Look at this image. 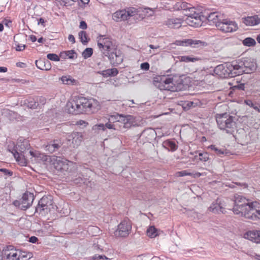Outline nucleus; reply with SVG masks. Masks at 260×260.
I'll use <instances>...</instances> for the list:
<instances>
[{"label": "nucleus", "mask_w": 260, "mask_h": 260, "mask_svg": "<svg viewBox=\"0 0 260 260\" xmlns=\"http://www.w3.org/2000/svg\"><path fill=\"white\" fill-rule=\"evenodd\" d=\"M68 40L70 42H71L72 44L75 43V39L73 35H69L68 37Z\"/></svg>", "instance_id": "nucleus-61"}, {"label": "nucleus", "mask_w": 260, "mask_h": 260, "mask_svg": "<svg viewBox=\"0 0 260 260\" xmlns=\"http://www.w3.org/2000/svg\"><path fill=\"white\" fill-rule=\"evenodd\" d=\"M69 162H71V161L59 156H53L51 158V163L54 168L61 172L68 170Z\"/></svg>", "instance_id": "nucleus-11"}, {"label": "nucleus", "mask_w": 260, "mask_h": 260, "mask_svg": "<svg viewBox=\"0 0 260 260\" xmlns=\"http://www.w3.org/2000/svg\"><path fill=\"white\" fill-rule=\"evenodd\" d=\"M61 80L63 84H70L72 83V80L70 76H62Z\"/></svg>", "instance_id": "nucleus-48"}, {"label": "nucleus", "mask_w": 260, "mask_h": 260, "mask_svg": "<svg viewBox=\"0 0 260 260\" xmlns=\"http://www.w3.org/2000/svg\"><path fill=\"white\" fill-rule=\"evenodd\" d=\"M29 148L30 144L28 141L24 140L22 142H18L11 151L16 161L22 166L27 165V160L25 154Z\"/></svg>", "instance_id": "nucleus-7"}, {"label": "nucleus", "mask_w": 260, "mask_h": 260, "mask_svg": "<svg viewBox=\"0 0 260 260\" xmlns=\"http://www.w3.org/2000/svg\"><path fill=\"white\" fill-rule=\"evenodd\" d=\"M130 17H133L134 19L139 20L143 19L144 16L140 9L134 7L118 10L112 14V19L116 22L124 21Z\"/></svg>", "instance_id": "nucleus-6"}, {"label": "nucleus", "mask_w": 260, "mask_h": 260, "mask_svg": "<svg viewBox=\"0 0 260 260\" xmlns=\"http://www.w3.org/2000/svg\"><path fill=\"white\" fill-rule=\"evenodd\" d=\"M147 235L151 238H154L158 235V231L154 226H151L147 230Z\"/></svg>", "instance_id": "nucleus-34"}, {"label": "nucleus", "mask_w": 260, "mask_h": 260, "mask_svg": "<svg viewBox=\"0 0 260 260\" xmlns=\"http://www.w3.org/2000/svg\"><path fill=\"white\" fill-rule=\"evenodd\" d=\"M243 23L247 26H254L260 23V18L257 15L248 16L243 18Z\"/></svg>", "instance_id": "nucleus-20"}, {"label": "nucleus", "mask_w": 260, "mask_h": 260, "mask_svg": "<svg viewBox=\"0 0 260 260\" xmlns=\"http://www.w3.org/2000/svg\"><path fill=\"white\" fill-rule=\"evenodd\" d=\"M211 150L215 151L217 155L219 156L224 154V150L223 149H219L215 145H211L209 147Z\"/></svg>", "instance_id": "nucleus-38"}, {"label": "nucleus", "mask_w": 260, "mask_h": 260, "mask_svg": "<svg viewBox=\"0 0 260 260\" xmlns=\"http://www.w3.org/2000/svg\"><path fill=\"white\" fill-rule=\"evenodd\" d=\"M149 64L148 62H143L141 64V68L145 71H147L149 69Z\"/></svg>", "instance_id": "nucleus-52"}, {"label": "nucleus", "mask_w": 260, "mask_h": 260, "mask_svg": "<svg viewBox=\"0 0 260 260\" xmlns=\"http://www.w3.org/2000/svg\"><path fill=\"white\" fill-rule=\"evenodd\" d=\"M3 23H4L5 26H6L8 27H10V24H11L12 23V21L10 20H8V19H5L3 20Z\"/></svg>", "instance_id": "nucleus-62"}, {"label": "nucleus", "mask_w": 260, "mask_h": 260, "mask_svg": "<svg viewBox=\"0 0 260 260\" xmlns=\"http://www.w3.org/2000/svg\"><path fill=\"white\" fill-rule=\"evenodd\" d=\"M182 20L180 18H172L166 21V25L171 28H178L181 26Z\"/></svg>", "instance_id": "nucleus-21"}, {"label": "nucleus", "mask_w": 260, "mask_h": 260, "mask_svg": "<svg viewBox=\"0 0 260 260\" xmlns=\"http://www.w3.org/2000/svg\"><path fill=\"white\" fill-rule=\"evenodd\" d=\"M121 123L123 124V127L128 128L132 126H138L139 124L135 117L130 115H122Z\"/></svg>", "instance_id": "nucleus-16"}, {"label": "nucleus", "mask_w": 260, "mask_h": 260, "mask_svg": "<svg viewBox=\"0 0 260 260\" xmlns=\"http://www.w3.org/2000/svg\"><path fill=\"white\" fill-rule=\"evenodd\" d=\"M59 57H60L62 58H63V59H66V58H68L67 51H64L61 52L59 54Z\"/></svg>", "instance_id": "nucleus-59"}, {"label": "nucleus", "mask_w": 260, "mask_h": 260, "mask_svg": "<svg viewBox=\"0 0 260 260\" xmlns=\"http://www.w3.org/2000/svg\"><path fill=\"white\" fill-rule=\"evenodd\" d=\"M216 24V27L223 32H232L238 29V24L235 21L228 18H222Z\"/></svg>", "instance_id": "nucleus-9"}, {"label": "nucleus", "mask_w": 260, "mask_h": 260, "mask_svg": "<svg viewBox=\"0 0 260 260\" xmlns=\"http://www.w3.org/2000/svg\"><path fill=\"white\" fill-rule=\"evenodd\" d=\"M174 76L164 75L154 78L153 84L160 90H168L172 92L178 91L184 88L182 80L178 79L175 81Z\"/></svg>", "instance_id": "nucleus-4"}, {"label": "nucleus", "mask_w": 260, "mask_h": 260, "mask_svg": "<svg viewBox=\"0 0 260 260\" xmlns=\"http://www.w3.org/2000/svg\"><path fill=\"white\" fill-rule=\"evenodd\" d=\"M178 58L180 61L185 62H195L199 59L198 57L193 56H179Z\"/></svg>", "instance_id": "nucleus-32"}, {"label": "nucleus", "mask_w": 260, "mask_h": 260, "mask_svg": "<svg viewBox=\"0 0 260 260\" xmlns=\"http://www.w3.org/2000/svg\"><path fill=\"white\" fill-rule=\"evenodd\" d=\"M74 182L76 184L84 183H85V179L79 177L78 178H76V179H75L74 180Z\"/></svg>", "instance_id": "nucleus-56"}, {"label": "nucleus", "mask_w": 260, "mask_h": 260, "mask_svg": "<svg viewBox=\"0 0 260 260\" xmlns=\"http://www.w3.org/2000/svg\"><path fill=\"white\" fill-rule=\"evenodd\" d=\"M199 159L201 161H207L209 160V154L207 152L200 153L199 154Z\"/></svg>", "instance_id": "nucleus-44"}, {"label": "nucleus", "mask_w": 260, "mask_h": 260, "mask_svg": "<svg viewBox=\"0 0 260 260\" xmlns=\"http://www.w3.org/2000/svg\"><path fill=\"white\" fill-rule=\"evenodd\" d=\"M193 13L200 14L199 11H197L194 7H192L190 6L188 7V9H187V12L185 13V15L187 16V18H191V15L189 14Z\"/></svg>", "instance_id": "nucleus-40"}, {"label": "nucleus", "mask_w": 260, "mask_h": 260, "mask_svg": "<svg viewBox=\"0 0 260 260\" xmlns=\"http://www.w3.org/2000/svg\"><path fill=\"white\" fill-rule=\"evenodd\" d=\"M79 39L83 45H86L90 40L86 32L82 30L78 33Z\"/></svg>", "instance_id": "nucleus-28"}, {"label": "nucleus", "mask_w": 260, "mask_h": 260, "mask_svg": "<svg viewBox=\"0 0 260 260\" xmlns=\"http://www.w3.org/2000/svg\"><path fill=\"white\" fill-rule=\"evenodd\" d=\"M93 260H108L109 258L104 255H100L99 254H94L93 256L90 257Z\"/></svg>", "instance_id": "nucleus-43"}, {"label": "nucleus", "mask_w": 260, "mask_h": 260, "mask_svg": "<svg viewBox=\"0 0 260 260\" xmlns=\"http://www.w3.org/2000/svg\"><path fill=\"white\" fill-rule=\"evenodd\" d=\"M72 143L76 146L80 145L83 140L82 134L79 132H74L72 134Z\"/></svg>", "instance_id": "nucleus-26"}, {"label": "nucleus", "mask_w": 260, "mask_h": 260, "mask_svg": "<svg viewBox=\"0 0 260 260\" xmlns=\"http://www.w3.org/2000/svg\"><path fill=\"white\" fill-rule=\"evenodd\" d=\"M191 5L185 2L180 1L176 4V8L178 10H183L187 12V9Z\"/></svg>", "instance_id": "nucleus-33"}, {"label": "nucleus", "mask_w": 260, "mask_h": 260, "mask_svg": "<svg viewBox=\"0 0 260 260\" xmlns=\"http://www.w3.org/2000/svg\"><path fill=\"white\" fill-rule=\"evenodd\" d=\"M62 145V143L60 140H52L45 146V150L50 153H52L58 151Z\"/></svg>", "instance_id": "nucleus-17"}, {"label": "nucleus", "mask_w": 260, "mask_h": 260, "mask_svg": "<svg viewBox=\"0 0 260 260\" xmlns=\"http://www.w3.org/2000/svg\"><path fill=\"white\" fill-rule=\"evenodd\" d=\"M207 19L209 21H212L213 23H215V25L217 24V22H219L220 19H222V17L220 15H219L217 12H213L208 14L207 16Z\"/></svg>", "instance_id": "nucleus-25"}, {"label": "nucleus", "mask_w": 260, "mask_h": 260, "mask_svg": "<svg viewBox=\"0 0 260 260\" xmlns=\"http://www.w3.org/2000/svg\"><path fill=\"white\" fill-rule=\"evenodd\" d=\"M99 74L102 75L104 77H110V70L107 69L106 70L98 72Z\"/></svg>", "instance_id": "nucleus-49"}, {"label": "nucleus", "mask_w": 260, "mask_h": 260, "mask_svg": "<svg viewBox=\"0 0 260 260\" xmlns=\"http://www.w3.org/2000/svg\"><path fill=\"white\" fill-rule=\"evenodd\" d=\"M38 238L35 236H31L29 239V242L32 243H35L38 241Z\"/></svg>", "instance_id": "nucleus-58"}, {"label": "nucleus", "mask_w": 260, "mask_h": 260, "mask_svg": "<svg viewBox=\"0 0 260 260\" xmlns=\"http://www.w3.org/2000/svg\"><path fill=\"white\" fill-rule=\"evenodd\" d=\"M230 70H231V77H234L244 73V63L242 61L235 60L229 63Z\"/></svg>", "instance_id": "nucleus-14"}, {"label": "nucleus", "mask_w": 260, "mask_h": 260, "mask_svg": "<svg viewBox=\"0 0 260 260\" xmlns=\"http://www.w3.org/2000/svg\"><path fill=\"white\" fill-rule=\"evenodd\" d=\"M233 211L235 214L246 218L260 219V204L257 202L249 203L245 198L238 195L235 197Z\"/></svg>", "instance_id": "nucleus-1"}, {"label": "nucleus", "mask_w": 260, "mask_h": 260, "mask_svg": "<svg viewBox=\"0 0 260 260\" xmlns=\"http://www.w3.org/2000/svg\"><path fill=\"white\" fill-rule=\"evenodd\" d=\"M235 118L230 114L224 113L217 114L216 115V120L218 127L223 132L230 135H233L236 130V122Z\"/></svg>", "instance_id": "nucleus-5"}, {"label": "nucleus", "mask_w": 260, "mask_h": 260, "mask_svg": "<svg viewBox=\"0 0 260 260\" xmlns=\"http://www.w3.org/2000/svg\"><path fill=\"white\" fill-rule=\"evenodd\" d=\"M92 248L94 250H100L102 251L103 250V247L98 243H94Z\"/></svg>", "instance_id": "nucleus-54"}, {"label": "nucleus", "mask_w": 260, "mask_h": 260, "mask_svg": "<svg viewBox=\"0 0 260 260\" xmlns=\"http://www.w3.org/2000/svg\"><path fill=\"white\" fill-rule=\"evenodd\" d=\"M68 112L72 114H79L84 112L94 113L100 108L97 101L88 99L84 96H76L67 104Z\"/></svg>", "instance_id": "nucleus-2"}, {"label": "nucleus", "mask_w": 260, "mask_h": 260, "mask_svg": "<svg viewBox=\"0 0 260 260\" xmlns=\"http://www.w3.org/2000/svg\"><path fill=\"white\" fill-rule=\"evenodd\" d=\"M104 126H105V129L106 128H108L109 129H114V130H117L118 128H117V124H113L112 122H110V121L109 120L108 122H107L105 124H104Z\"/></svg>", "instance_id": "nucleus-45"}, {"label": "nucleus", "mask_w": 260, "mask_h": 260, "mask_svg": "<svg viewBox=\"0 0 260 260\" xmlns=\"http://www.w3.org/2000/svg\"><path fill=\"white\" fill-rule=\"evenodd\" d=\"M36 101H37V103L40 105H43L46 103V99L45 97L40 96H35Z\"/></svg>", "instance_id": "nucleus-47"}, {"label": "nucleus", "mask_w": 260, "mask_h": 260, "mask_svg": "<svg viewBox=\"0 0 260 260\" xmlns=\"http://www.w3.org/2000/svg\"><path fill=\"white\" fill-rule=\"evenodd\" d=\"M36 67L41 70H45L46 69L45 68V59H39L36 60L35 62Z\"/></svg>", "instance_id": "nucleus-37"}, {"label": "nucleus", "mask_w": 260, "mask_h": 260, "mask_svg": "<svg viewBox=\"0 0 260 260\" xmlns=\"http://www.w3.org/2000/svg\"><path fill=\"white\" fill-rule=\"evenodd\" d=\"M93 54V49L91 48H86L82 53V56L84 59H87L91 56Z\"/></svg>", "instance_id": "nucleus-36"}, {"label": "nucleus", "mask_w": 260, "mask_h": 260, "mask_svg": "<svg viewBox=\"0 0 260 260\" xmlns=\"http://www.w3.org/2000/svg\"><path fill=\"white\" fill-rule=\"evenodd\" d=\"M13 47L16 49V51H21L25 48L26 46L25 45L20 44L17 41L14 40Z\"/></svg>", "instance_id": "nucleus-39"}, {"label": "nucleus", "mask_w": 260, "mask_h": 260, "mask_svg": "<svg viewBox=\"0 0 260 260\" xmlns=\"http://www.w3.org/2000/svg\"><path fill=\"white\" fill-rule=\"evenodd\" d=\"M234 87L240 90H244L245 88V85L244 84L241 83L235 86Z\"/></svg>", "instance_id": "nucleus-60"}, {"label": "nucleus", "mask_w": 260, "mask_h": 260, "mask_svg": "<svg viewBox=\"0 0 260 260\" xmlns=\"http://www.w3.org/2000/svg\"><path fill=\"white\" fill-rule=\"evenodd\" d=\"M191 15V18H187L186 21L187 23L191 26L195 27H198L201 25L202 20L201 19L200 14H190Z\"/></svg>", "instance_id": "nucleus-18"}, {"label": "nucleus", "mask_w": 260, "mask_h": 260, "mask_svg": "<svg viewBox=\"0 0 260 260\" xmlns=\"http://www.w3.org/2000/svg\"><path fill=\"white\" fill-rule=\"evenodd\" d=\"M214 72L221 78H232L231 77V70H230L229 63L217 66L214 70Z\"/></svg>", "instance_id": "nucleus-15"}, {"label": "nucleus", "mask_w": 260, "mask_h": 260, "mask_svg": "<svg viewBox=\"0 0 260 260\" xmlns=\"http://www.w3.org/2000/svg\"><path fill=\"white\" fill-rule=\"evenodd\" d=\"M92 129L94 131H105V126L103 123L97 124L93 126Z\"/></svg>", "instance_id": "nucleus-46"}, {"label": "nucleus", "mask_w": 260, "mask_h": 260, "mask_svg": "<svg viewBox=\"0 0 260 260\" xmlns=\"http://www.w3.org/2000/svg\"><path fill=\"white\" fill-rule=\"evenodd\" d=\"M162 145L164 148L172 151H174L178 148V146L175 142L171 140L165 141Z\"/></svg>", "instance_id": "nucleus-23"}, {"label": "nucleus", "mask_w": 260, "mask_h": 260, "mask_svg": "<svg viewBox=\"0 0 260 260\" xmlns=\"http://www.w3.org/2000/svg\"><path fill=\"white\" fill-rule=\"evenodd\" d=\"M122 115L123 114L116 113L115 114L110 115L108 118V120L110 121V122H112L113 124H117V122L121 123Z\"/></svg>", "instance_id": "nucleus-30"}, {"label": "nucleus", "mask_w": 260, "mask_h": 260, "mask_svg": "<svg viewBox=\"0 0 260 260\" xmlns=\"http://www.w3.org/2000/svg\"><path fill=\"white\" fill-rule=\"evenodd\" d=\"M45 68L46 69L45 70L48 71V70H50L51 68V66L50 61L48 60L45 59Z\"/></svg>", "instance_id": "nucleus-57"}, {"label": "nucleus", "mask_w": 260, "mask_h": 260, "mask_svg": "<svg viewBox=\"0 0 260 260\" xmlns=\"http://www.w3.org/2000/svg\"><path fill=\"white\" fill-rule=\"evenodd\" d=\"M47 57L48 59L52 61H58L60 60L59 57L57 54L54 53L48 54Z\"/></svg>", "instance_id": "nucleus-41"}, {"label": "nucleus", "mask_w": 260, "mask_h": 260, "mask_svg": "<svg viewBox=\"0 0 260 260\" xmlns=\"http://www.w3.org/2000/svg\"><path fill=\"white\" fill-rule=\"evenodd\" d=\"M0 172H2L5 176H11L13 175V172L7 169H0Z\"/></svg>", "instance_id": "nucleus-51"}, {"label": "nucleus", "mask_w": 260, "mask_h": 260, "mask_svg": "<svg viewBox=\"0 0 260 260\" xmlns=\"http://www.w3.org/2000/svg\"><path fill=\"white\" fill-rule=\"evenodd\" d=\"M186 45L190 46L192 47L196 48L201 46H204L205 42L200 40L187 39L185 41Z\"/></svg>", "instance_id": "nucleus-27"}, {"label": "nucleus", "mask_w": 260, "mask_h": 260, "mask_svg": "<svg viewBox=\"0 0 260 260\" xmlns=\"http://www.w3.org/2000/svg\"><path fill=\"white\" fill-rule=\"evenodd\" d=\"M87 24L85 21H81L80 22L79 28L82 29H85L87 28Z\"/></svg>", "instance_id": "nucleus-55"}, {"label": "nucleus", "mask_w": 260, "mask_h": 260, "mask_svg": "<svg viewBox=\"0 0 260 260\" xmlns=\"http://www.w3.org/2000/svg\"><path fill=\"white\" fill-rule=\"evenodd\" d=\"M45 20L43 18H40L38 19V25L41 24V25H42L43 26H45Z\"/></svg>", "instance_id": "nucleus-64"}, {"label": "nucleus", "mask_w": 260, "mask_h": 260, "mask_svg": "<svg viewBox=\"0 0 260 260\" xmlns=\"http://www.w3.org/2000/svg\"><path fill=\"white\" fill-rule=\"evenodd\" d=\"M34 200L33 193L29 192L24 193L19 200H15L13 204L17 208L22 210H26L31 205Z\"/></svg>", "instance_id": "nucleus-8"}, {"label": "nucleus", "mask_w": 260, "mask_h": 260, "mask_svg": "<svg viewBox=\"0 0 260 260\" xmlns=\"http://www.w3.org/2000/svg\"><path fill=\"white\" fill-rule=\"evenodd\" d=\"M244 237L248 240L256 243H260V231H250L247 232L245 235Z\"/></svg>", "instance_id": "nucleus-19"}, {"label": "nucleus", "mask_w": 260, "mask_h": 260, "mask_svg": "<svg viewBox=\"0 0 260 260\" xmlns=\"http://www.w3.org/2000/svg\"><path fill=\"white\" fill-rule=\"evenodd\" d=\"M60 3V5L63 6H67L68 4V0H56Z\"/></svg>", "instance_id": "nucleus-63"}, {"label": "nucleus", "mask_w": 260, "mask_h": 260, "mask_svg": "<svg viewBox=\"0 0 260 260\" xmlns=\"http://www.w3.org/2000/svg\"><path fill=\"white\" fill-rule=\"evenodd\" d=\"M209 210L214 213H224V209L221 205V203L218 200L211 204L209 207Z\"/></svg>", "instance_id": "nucleus-22"}, {"label": "nucleus", "mask_w": 260, "mask_h": 260, "mask_svg": "<svg viewBox=\"0 0 260 260\" xmlns=\"http://www.w3.org/2000/svg\"><path fill=\"white\" fill-rule=\"evenodd\" d=\"M51 205L52 201L47 197H43L39 201L35 212L45 214L49 211V206Z\"/></svg>", "instance_id": "nucleus-13"}, {"label": "nucleus", "mask_w": 260, "mask_h": 260, "mask_svg": "<svg viewBox=\"0 0 260 260\" xmlns=\"http://www.w3.org/2000/svg\"><path fill=\"white\" fill-rule=\"evenodd\" d=\"M142 135L143 136L148 135L149 136V138H148V140H152L155 137L156 133L154 129L152 128H149L144 130L142 132Z\"/></svg>", "instance_id": "nucleus-31"}, {"label": "nucleus", "mask_w": 260, "mask_h": 260, "mask_svg": "<svg viewBox=\"0 0 260 260\" xmlns=\"http://www.w3.org/2000/svg\"><path fill=\"white\" fill-rule=\"evenodd\" d=\"M25 104L30 109H36L39 106V104L37 103V101H36L35 96L28 98Z\"/></svg>", "instance_id": "nucleus-29"}, {"label": "nucleus", "mask_w": 260, "mask_h": 260, "mask_svg": "<svg viewBox=\"0 0 260 260\" xmlns=\"http://www.w3.org/2000/svg\"><path fill=\"white\" fill-rule=\"evenodd\" d=\"M110 70V76H115L118 74V71L116 68H112Z\"/></svg>", "instance_id": "nucleus-53"}, {"label": "nucleus", "mask_w": 260, "mask_h": 260, "mask_svg": "<svg viewBox=\"0 0 260 260\" xmlns=\"http://www.w3.org/2000/svg\"><path fill=\"white\" fill-rule=\"evenodd\" d=\"M2 254L6 256L8 260H20L21 257L26 258L24 255H21V252L14 248L13 245H8L4 248Z\"/></svg>", "instance_id": "nucleus-10"}, {"label": "nucleus", "mask_w": 260, "mask_h": 260, "mask_svg": "<svg viewBox=\"0 0 260 260\" xmlns=\"http://www.w3.org/2000/svg\"><path fill=\"white\" fill-rule=\"evenodd\" d=\"M244 63V73H249L252 72L256 69L255 63L253 62H250L248 60H244L243 61Z\"/></svg>", "instance_id": "nucleus-24"}, {"label": "nucleus", "mask_w": 260, "mask_h": 260, "mask_svg": "<svg viewBox=\"0 0 260 260\" xmlns=\"http://www.w3.org/2000/svg\"><path fill=\"white\" fill-rule=\"evenodd\" d=\"M132 230V224L128 219H124L118 225L117 230L115 232V235L121 237H126Z\"/></svg>", "instance_id": "nucleus-12"}, {"label": "nucleus", "mask_w": 260, "mask_h": 260, "mask_svg": "<svg viewBox=\"0 0 260 260\" xmlns=\"http://www.w3.org/2000/svg\"><path fill=\"white\" fill-rule=\"evenodd\" d=\"M67 57L70 59H75L77 58V54L74 50L66 51Z\"/></svg>", "instance_id": "nucleus-42"}, {"label": "nucleus", "mask_w": 260, "mask_h": 260, "mask_svg": "<svg viewBox=\"0 0 260 260\" xmlns=\"http://www.w3.org/2000/svg\"><path fill=\"white\" fill-rule=\"evenodd\" d=\"M177 176L179 177H183L185 176H191V174L190 173L187 172V171L184 170L180 172H178L177 173Z\"/></svg>", "instance_id": "nucleus-50"}, {"label": "nucleus", "mask_w": 260, "mask_h": 260, "mask_svg": "<svg viewBox=\"0 0 260 260\" xmlns=\"http://www.w3.org/2000/svg\"><path fill=\"white\" fill-rule=\"evenodd\" d=\"M243 44L245 46L250 47L254 46L256 42L253 38L249 37L246 38L243 41Z\"/></svg>", "instance_id": "nucleus-35"}, {"label": "nucleus", "mask_w": 260, "mask_h": 260, "mask_svg": "<svg viewBox=\"0 0 260 260\" xmlns=\"http://www.w3.org/2000/svg\"><path fill=\"white\" fill-rule=\"evenodd\" d=\"M97 45L102 53L108 57L113 66H117L122 62L123 54L120 50L116 49L111 38L104 35H100L97 37Z\"/></svg>", "instance_id": "nucleus-3"}]
</instances>
